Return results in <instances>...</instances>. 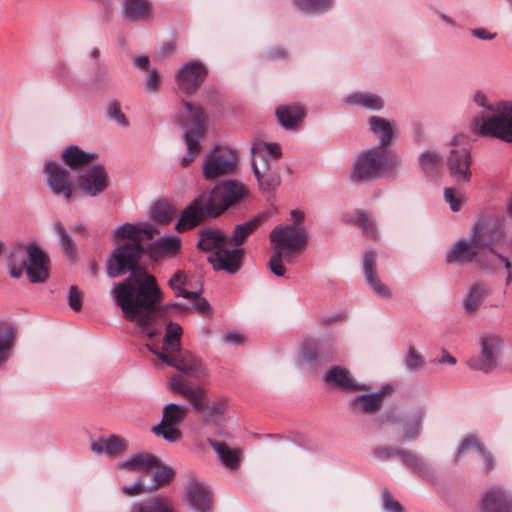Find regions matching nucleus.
I'll return each instance as SVG.
<instances>
[{
  "mask_svg": "<svg viewBox=\"0 0 512 512\" xmlns=\"http://www.w3.org/2000/svg\"><path fill=\"white\" fill-rule=\"evenodd\" d=\"M112 295L126 320L135 324L139 334L152 339L161 331L160 311L157 304L162 291L155 276L146 273L134 275L114 284Z\"/></svg>",
  "mask_w": 512,
  "mask_h": 512,
  "instance_id": "1",
  "label": "nucleus"
},
{
  "mask_svg": "<svg viewBox=\"0 0 512 512\" xmlns=\"http://www.w3.org/2000/svg\"><path fill=\"white\" fill-rule=\"evenodd\" d=\"M509 237L501 224L479 222L474 225L470 240H460L447 253L448 263H470L475 261L484 268L497 270L503 267L507 272L506 284L512 281L511 263L495 249L509 247Z\"/></svg>",
  "mask_w": 512,
  "mask_h": 512,
  "instance_id": "2",
  "label": "nucleus"
},
{
  "mask_svg": "<svg viewBox=\"0 0 512 512\" xmlns=\"http://www.w3.org/2000/svg\"><path fill=\"white\" fill-rule=\"evenodd\" d=\"M247 194L245 186L235 181H224L209 192L195 197L182 211L176 229L190 230L207 219L217 218L228 208L238 204Z\"/></svg>",
  "mask_w": 512,
  "mask_h": 512,
  "instance_id": "3",
  "label": "nucleus"
},
{
  "mask_svg": "<svg viewBox=\"0 0 512 512\" xmlns=\"http://www.w3.org/2000/svg\"><path fill=\"white\" fill-rule=\"evenodd\" d=\"M182 328L179 324L170 322L166 327L162 347L152 344L148 349L168 366L174 367L182 373L195 379H204L208 371L201 360L187 350L181 349Z\"/></svg>",
  "mask_w": 512,
  "mask_h": 512,
  "instance_id": "4",
  "label": "nucleus"
},
{
  "mask_svg": "<svg viewBox=\"0 0 512 512\" xmlns=\"http://www.w3.org/2000/svg\"><path fill=\"white\" fill-rule=\"evenodd\" d=\"M269 238L274 248L269 267L275 275L282 277L286 272L283 258L291 262L292 254L306 246V231L303 226L278 225L270 232Z\"/></svg>",
  "mask_w": 512,
  "mask_h": 512,
  "instance_id": "5",
  "label": "nucleus"
},
{
  "mask_svg": "<svg viewBox=\"0 0 512 512\" xmlns=\"http://www.w3.org/2000/svg\"><path fill=\"white\" fill-rule=\"evenodd\" d=\"M471 127L481 136L512 143V103L499 102L488 106L473 118Z\"/></svg>",
  "mask_w": 512,
  "mask_h": 512,
  "instance_id": "6",
  "label": "nucleus"
},
{
  "mask_svg": "<svg viewBox=\"0 0 512 512\" xmlns=\"http://www.w3.org/2000/svg\"><path fill=\"white\" fill-rule=\"evenodd\" d=\"M169 388L184 397L196 412L202 413L203 419L207 422L218 423L227 411L226 399L219 398L207 403L206 389L200 385H189L181 375H175L170 379Z\"/></svg>",
  "mask_w": 512,
  "mask_h": 512,
  "instance_id": "7",
  "label": "nucleus"
},
{
  "mask_svg": "<svg viewBox=\"0 0 512 512\" xmlns=\"http://www.w3.org/2000/svg\"><path fill=\"white\" fill-rule=\"evenodd\" d=\"M182 108L183 111L176 116V121L186 128L187 152L181 159V166L186 168L200 153L199 137L205 132L208 117L201 107L195 106L191 102L182 101Z\"/></svg>",
  "mask_w": 512,
  "mask_h": 512,
  "instance_id": "8",
  "label": "nucleus"
},
{
  "mask_svg": "<svg viewBox=\"0 0 512 512\" xmlns=\"http://www.w3.org/2000/svg\"><path fill=\"white\" fill-rule=\"evenodd\" d=\"M27 260L23 259L21 249L15 250L9 257V274L12 278H20L26 272L31 283H43L49 277V258L35 243L26 245Z\"/></svg>",
  "mask_w": 512,
  "mask_h": 512,
  "instance_id": "9",
  "label": "nucleus"
},
{
  "mask_svg": "<svg viewBox=\"0 0 512 512\" xmlns=\"http://www.w3.org/2000/svg\"><path fill=\"white\" fill-rule=\"evenodd\" d=\"M401 161L392 154L383 152L376 147L362 152L352 170L351 178L354 181L369 182L393 172L400 166Z\"/></svg>",
  "mask_w": 512,
  "mask_h": 512,
  "instance_id": "10",
  "label": "nucleus"
},
{
  "mask_svg": "<svg viewBox=\"0 0 512 512\" xmlns=\"http://www.w3.org/2000/svg\"><path fill=\"white\" fill-rule=\"evenodd\" d=\"M252 170L259 187L265 192L274 190L280 184V177L272 165V160L281 156L280 146L276 143L256 142L251 148Z\"/></svg>",
  "mask_w": 512,
  "mask_h": 512,
  "instance_id": "11",
  "label": "nucleus"
},
{
  "mask_svg": "<svg viewBox=\"0 0 512 512\" xmlns=\"http://www.w3.org/2000/svg\"><path fill=\"white\" fill-rule=\"evenodd\" d=\"M471 155L463 136H456L450 143L447 156L449 175L456 184L468 183L471 179Z\"/></svg>",
  "mask_w": 512,
  "mask_h": 512,
  "instance_id": "12",
  "label": "nucleus"
},
{
  "mask_svg": "<svg viewBox=\"0 0 512 512\" xmlns=\"http://www.w3.org/2000/svg\"><path fill=\"white\" fill-rule=\"evenodd\" d=\"M142 251V245L138 244H121L116 247L106 263L108 276L116 278L128 272H134Z\"/></svg>",
  "mask_w": 512,
  "mask_h": 512,
  "instance_id": "13",
  "label": "nucleus"
},
{
  "mask_svg": "<svg viewBox=\"0 0 512 512\" xmlns=\"http://www.w3.org/2000/svg\"><path fill=\"white\" fill-rule=\"evenodd\" d=\"M235 166V152L228 147L216 145L205 156L202 173L206 180H214L233 173Z\"/></svg>",
  "mask_w": 512,
  "mask_h": 512,
  "instance_id": "14",
  "label": "nucleus"
},
{
  "mask_svg": "<svg viewBox=\"0 0 512 512\" xmlns=\"http://www.w3.org/2000/svg\"><path fill=\"white\" fill-rule=\"evenodd\" d=\"M187 416V407L175 403H169L163 408L162 420L158 426L152 429L153 433L161 436L168 442L181 440L182 433L179 426Z\"/></svg>",
  "mask_w": 512,
  "mask_h": 512,
  "instance_id": "15",
  "label": "nucleus"
},
{
  "mask_svg": "<svg viewBox=\"0 0 512 512\" xmlns=\"http://www.w3.org/2000/svg\"><path fill=\"white\" fill-rule=\"evenodd\" d=\"M480 346V356L469 360L468 365L472 369L489 372L497 365L501 339L496 335L487 333L481 336Z\"/></svg>",
  "mask_w": 512,
  "mask_h": 512,
  "instance_id": "16",
  "label": "nucleus"
},
{
  "mask_svg": "<svg viewBox=\"0 0 512 512\" xmlns=\"http://www.w3.org/2000/svg\"><path fill=\"white\" fill-rule=\"evenodd\" d=\"M207 73V68L201 62L191 61L178 70L175 80L182 92L192 94L200 88Z\"/></svg>",
  "mask_w": 512,
  "mask_h": 512,
  "instance_id": "17",
  "label": "nucleus"
},
{
  "mask_svg": "<svg viewBox=\"0 0 512 512\" xmlns=\"http://www.w3.org/2000/svg\"><path fill=\"white\" fill-rule=\"evenodd\" d=\"M47 184L55 195H63L69 201L73 194V183L69 174L62 166L54 161H47L44 165Z\"/></svg>",
  "mask_w": 512,
  "mask_h": 512,
  "instance_id": "18",
  "label": "nucleus"
},
{
  "mask_svg": "<svg viewBox=\"0 0 512 512\" xmlns=\"http://www.w3.org/2000/svg\"><path fill=\"white\" fill-rule=\"evenodd\" d=\"M425 414V409L421 406H413L406 410L397 421L401 442L413 441L420 436Z\"/></svg>",
  "mask_w": 512,
  "mask_h": 512,
  "instance_id": "19",
  "label": "nucleus"
},
{
  "mask_svg": "<svg viewBox=\"0 0 512 512\" xmlns=\"http://www.w3.org/2000/svg\"><path fill=\"white\" fill-rule=\"evenodd\" d=\"M107 184L106 173L100 165H94L77 180L79 189L90 196H96L103 192Z\"/></svg>",
  "mask_w": 512,
  "mask_h": 512,
  "instance_id": "20",
  "label": "nucleus"
},
{
  "mask_svg": "<svg viewBox=\"0 0 512 512\" xmlns=\"http://www.w3.org/2000/svg\"><path fill=\"white\" fill-rule=\"evenodd\" d=\"M243 252L241 249L229 250L225 247L214 252L208 257V261L216 270H225L228 273H235L241 267Z\"/></svg>",
  "mask_w": 512,
  "mask_h": 512,
  "instance_id": "21",
  "label": "nucleus"
},
{
  "mask_svg": "<svg viewBox=\"0 0 512 512\" xmlns=\"http://www.w3.org/2000/svg\"><path fill=\"white\" fill-rule=\"evenodd\" d=\"M482 512H512V495L500 487L489 489L481 503Z\"/></svg>",
  "mask_w": 512,
  "mask_h": 512,
  "instance_id": "22",
  "label": "nucleus"
},
{
  "mask_svg": "<svg viewBox=\"0 0 512 512\" xmlns=\"http://www.w3.org/2000/svg\"><path fill=\"white\" fill-rule=\"evenodd\" d=\"M181 251V239L171 235L156 239L149 247L150 257L154 260L174 258Z\"/></svg>",
  "mask_w": 512,
  "mask_h": 512,
  "instance_id": "23",
  "label": "nucleus"
},
{
  "mask_svg": "<svg viewBox=\"0 0 512 512\" xmlns=\"http://www.w3.org/2000/svg\"><path fill=\"white\" fill-rule=\"evenodd\" d=\"M144 236L152 238L153 230L148 226L134 225L130 223H124L115 228L113 231V239L128 240L124 244H138L142 245Z\"/></svg>",
  "mask_w": 512,
  "mask_h": 512,
  "instance_id": "24",
  "label": "nucleus"
},
{
  "mask_svg": "<svg viewBox=\"0 0 512 512\" xmlns=\"http://www.w3.org/2000/svg\"><path fill=\"white\" fill-rule=\"evenodd\" d=\"M186 497L195 512H211V494L205 486L198 482H191L187 489Z\"/></svg>",
  "mask_w": 512,
  "mask_h": 512,
  "instance_id": "25",
  "label": "nucleus"
},
{
  "mask_svg": "<svg viewBox=\"0 0 512 512\" xmlns=\"http://www.w3.org/2000/svg\"><path fill=\"white\" fill-rule=\"evenodd\" d=\"M155 467H158V458L151 453H140L127 460L117 463V469H125L131 472L149 474Z\"/></svg>",
  "mask_w": 512,
  "mask_h": 512,
  "instance_id": "26",
  "label": "nucleus"
},
{
  "mask_svg": "<svg viewBox=\"0 0 512 512\" xmlns=\"http://www.w3.org/2000/svg\"><path fill=\"white\" fill-rule=\"evenodd\" d=\"M152 8L149 0H124L122 15L130 22L147 21L152 16Z\"/></svg>",
  "mask_w": 512,
  "mask_h": 512,
  "instance_id": "27",
  "label": "nucleus"
},
{
  "mask_svg": "<svg viewBox=\"0 0 512 512\" xmlns=\"http://www.w3.org/2000/svg\"><path fill=\"white\" fill-rule=\"evenodd\" d=\"M127 447V441L116 435L101 437L91 443V450L98 455L116 457Z\"/></svg>",
  "mask_w": 512,
  "mask_h": 512,
  "instance_id": "28",
  "label": "nucleus"
},
{
  "mask_svg": "<svg viewBox=\"0 0 512 512\" xmlns=\"http://www.w3.org/2000/svg\"><path fill=\"white\" fill-rule=\"evenodd\" d=\"M327 384H332L341 390H360L362 387L351 377L349 371L343 367L333 366L323 376Z\"/></svg>",
  "mask_w": 512,
  "mask_h": 512,
  "instance_id": "29",
  "label": "nucleus"
},
{
  "mask_svg": "<svg viewBox=\"0 0 512 512\" xmlns=\"http://www.w3.org/2000/svg\"><path fill=\"white\" fill-rule=\"evenodd\" d=\"M384 392L379 391L371 394H362L355 397L351 403V409L354 414H373L376 413L382 404Z\"/></svg>",
  "mask_w": 512,
  "mask_h": 512,
  "instance_id": "30",
  "label": "nucleus"
},
{
  "mask_svg": "<svg viewBox=\"0 0 512 512\" xmlns=\"http://www.w3.org/2000/svg\"><path fill=\"white\" fill-rule=\"evenodd\" d=\"M375 254L372 251L365 253L363 258V271L367 283L374 290V292L383 298H389L391 293L389 289L381 283L376 274L374 273Z\"/></svg>",
  "mask_w": 512,
  "mask_h": 512,
  "instance_id": "31",
  "label": "nucleus"
},
{
  "mask_svg": "<svg viewBox=\"0 0 512 512\" xmlns=\"http://www.w3.org/2000/svg\"><path fill=\"white\" fill-rule=\"evenodd\" d=\"M228 244V237L216 228H203L200 231L198 247L206 252L218 251Z\"/></svg>",
  "mask_w": 512,
  "mask_h": 512,
  "instance_id": "32",
  "label": "nucleus"
},
{
  "mask_svg": "<svg viewBox=\"0 0 512 512\" xmlns=\"http://www.w3.org/2000/svg\"><path fill=\"white\" fill-rule=\"evenodd\" d=\"M276 117L285 129H294L303 120L305 112L297 105H282L276 109Z\"/></svg>",
  "mask_w": 512,
  "mask_h": 512,
  "instance_id": "33",
  "label": "nucleus"
},
{
  "mask_svg": "<svg viewBox=\"0 0 512 512\" xmlns=\"http://www.w3.org/2000/svg\"><path fill=\"white\" fill-rule=\"evenodd\" d=\"M61 158L70 168L78 169L91 163L95 158V154L85 152L78 146L71 145L62 151Z\"/></svg>",
  "mask_w": 512,
  "mask_h": 512,
  "instance_id": "34",
  "label": "nucleus"
},
{
  "mask_svg": "<svg viewBox=\"0 0 512 512\" xmlns=\"http://www.w3.org/2000/svg\"><path fill=\"white\" fill-rule=\"evenodd\" d=\"M129 512H177V510L168 498L157 496L134 503Z\"/></svg>",
  "mask_w": 512,
  "mask_h": 512,
  "instance_id": "35",
  "label": "nucleus"
},
{
  "mask_svg": "<svg viewBox=\"0 0 512 512\" xmlns=\"http://www.w3.org/2000/svg\"><path fill=\"white\" fill-rule=\"evenodd\" d=\"M489 292L485 285L481 283L473 284L467 291L463 300V308L466 313L473 314L481 307L487 298Z\"/></svg>",
  "mask_w": 512,
  "mask_h": 512,
  "instance_id": "36",
  "label": "nucleus"
},
{
  "mask_svg": "<svg viewBox=\"0 0 512 512\" xmlns=\"http://www.w3.org/2000/svg\"><path fill=\"white\" fill-rule=\"evenodd\" d=\"M369 124L371 131L380 138L378 148L382 149L383 152L387 151L386 147L391 143L394 135L392 124L389 120L377 116H372L369 119Z\"/></svg>",
  "mask_w": 512,
  "mask_h": 512,
  "instance_id": "37",
  "label": "nucleus"
},
{
  "mask_svg": "<svg viewBox=\"0 0 512 512\" xmlns=\"http://www.w3.org/2000/svg\"><path fill=\"white\" fill-rule=\"evenodd\" d=\"M474 448L484 459L486 471H491L495 467L494 456L486 449L477 437L468 436L465 438L459 446L457 457H460L466 450Z\"/></svg>",
  "mask_w": 512,
  "mask_h": 512,
  "instance_id": "38",
  "label": "nucleus"
},
{
  "mask_svg": "<svg viewBox=\"0 0 512 512\" xmlns=\"http://www.w3.org/2000/svg\"><path fill=\"white\" fill-rule=\"evenodd\" d=\"M208 443L218 454L222 464L228 469H236L240 464V451L230 449L226 443L208 439Z\"/></svg>",
  "mask_w": 512,
  "mask_h": 512,
  "instance_id": "39",
  "label": "nucleus"
},
{
  "mask_svg": "<svg viewBox=\"0 0 512 512\" xmlns=\"http://www.w3.org/2000/svg\"><path fill=\"white\" fill-rule=\"evenodd\" d=\"M188 282V276L185 271L177 270L168 280L169 288L175 293L176 297H183L185 299L198 298L202 290L189 291L184 287Z\"/></svg>",
  "mask_w": 512,
  "mask_h": 512,
  "instance_id": "40",
  "label": "nucleus"
},
{
  "mask_svg": "<svg viewBox=\"0 0 512 512\" xmlns=\"http://www.w3.org/2000/svg\"><path fill=\"white\" fill-rule=\"evenodd\" d=\"M401 458L415 473L421 477L428 480H433L435 478L434 470L418 455L403 451Z\"/></svg>",
  "mask_w": 512,
  "mask_h": 512,
  "instance_id": "41",
  "label": "nucleus"
},
{
  "mask_svg": "<svg viewBox=\"0 0 512 512\" xmlns=\"http://www.w3.org/2000/svg\"><path fill=\"white\" fill-rule=\"evenodd\" d=\"M347 103L359 105L371 110L382 109L384 102L376 94L358 92L346 99Z\"/></svg>",
  "mask_w": 512,
  "mask_h": 512,
  "instance_id": "42",
  "label": "nucleus"
},
{
  "mask_svg": "<svg viewBox=\"0 0 512 512\" xmlns=\"http://www.w3.org/2000/svg\"><path fill=\"white\" fill-rule=\"evenodd\" d=\"M260 225V218L247 221L243 224L237 225L233 231V235L228 237V243L234 246L241 245L250 234H252Z\"/></svg>",
  "mask_w": 512,
  "mask_h": 512,
  "instance_id": "43",
  "label": "nucleus"
},
{
  "mask_svg": "<svg viewBox=\"0 0 512 512\" xmlns=\"http://www.w3.org/2000/svg\"><path fill=\"white\" fill-rule=\"evenodd\" d=\"M333 0H292L293 5L304 13H322L330 9Z\"/></svg>",
  "mask_w": 512,
  "mask_h": 512,
  "instance_id": "44",
  "label": "nucleus"
},
{
  "mask_svg": "<svg viewBox=\"0 0 512 512\" xmlns=\"http://www.w3.org/2000/svg\"><path fill=\"white\" fill-rule=\"evenodd\" d=\"M153 472L154 484L148 491H156L159 488L168 485L174 478L173 470L168 466H161L158 460V467H155Z\"/></svg>",
  "mask_w": 512,
  "mask_h": 512,
  "instance_id": "45",
  "label": "nucleus"
},
{
  "mask_svg": "<svg viewBox=\"0 0 512 512\" xmlns=\"http://www.w3.org/2000/svg\"><path fill=\"white\" fill-rule=\"evenodd\" d=\"M354 223L362 229V232L371 237H377L376 224L372 216L366 211L359 210L356 212Z\"/></svg>",
  "mask_w": 512,
  "mask_h": 512,
  "instance_id": "46",
  "label": "nucleus"
},
{
  "mask_svg": "<svg viewBox=\"0 0 512 512\" xmlns=\"http://www.w3.org/2000/svg\"><path fill=\"white\" fill-rule=\"evenodd\" d=\"M173 214L174 209L166 202H159L152 209L153 219L160 223H169Z\"/></svg>",
  "mask_w": 512,
  "mask_h": 512,
  "instance_id": "47",
  "label": "nucleus"
},
{
  "mask_svg": "<svg viewBox=\"0 0 512 512\" xmlns=\"http://www.w3.org/2000/svg\"><path fill=\"white\" fill-rule=\"evenodd\" d=\"M54 229L58 236L60 237L61 244L65 252L70 256L73 257L75 253V244L66 231L64 225L61 222H57L54 224Z\"/></svg>",
  "mask_w": 512,
  "mask_h": 512,
  "instance_id": "48",
  "label": "nucleus"
},
{
  "mask_svg": "<svg viewBox=\"0 0 512 512\" xmlns=\"http://www.w3.org/2000/svg\"><path fill=\"white\" fill-rule=\"evenodd\" d=\"M13 345L12 334L9 333L3 324H0V364L8 358V351Z\"/></svg>",
  "mask_w": 512,
  "mask_h": 512,
  "instance_id": "49",
  "label": "nucleus"
},
{
  "mask_svg": "<svg viewBox=\"0 0 512 512\" xmlns=\"http://www.w3.org/2000/svg\"><path fill=\"white\" fill-rule=\"evenodd\" d=\"M406 366L410 371H416L424 366V359L422 355L417 352L414 347L408 349V355L406 357Z\"/></svg>",
  "mask_w": 512,
  "mask_h": 512,
  "instance_id": "50",
  "label": "nucleus"
},
{
  "mask_svg": "<svg viewBox=\"0 0 512 512\" xmlns=\"http://www.w3.org/2000/svg\"><path fill=\"white\" fill-rule=\"evenodd\" d=\"M108 116L115 120L119 125L123 127L128 126V120L124 113L121 111L120 104L118 102H112L108 107Z\"/></svg>",
  "mask_w": 512,
  "mask_h": 512,
  "instance_id": "51",
  "label": "nucleus"
},
{
  "mask_svg": "<svg viewBox=\"0 0 512 512\" xmlns=\"http://www.w3.org/2000/svg\"><path fill=\"white\" fill-rule=\"evenodd\" d=\"M440 161V156L434 151H426L420 156V164L423 170L429 171Z\"/></svg>",
  "mask_w": 512,
  "mask_h": 512,
  "instance_id": "52",
  "label": "nucleus"
},
{
  "mask_svg": "<svg viewBox=\"0 0 512 512\" xmlns=\"http://www.w3.org/2000/svg\"><path fill=\"white\" fill-rule=\"evenodd\" d=\"M445 201L449 204L452 211H459L463 205V199L461 196H457L452 188L444 189Z\"/></svg>",
  "mask_w": 512,
  "mask_h": 512,
  "instance_id": "53",
  "label": "nucleus"
},
{
  "mask_svg": "<svg viewBox=\"0 0 512 512\" xmlns=\"http://www.w3.org/2000/svg\"><path fill=\"white\" fill-rule=\"evenodd\" d=\"M68 304L74 311H79L82 307V295L75 286H70Z\"/></svg>",
  "mask_w": 512,
  "mask_h": 512,
  "instance_id": "54",
  "label": "nucleus"
},
{
  "mask_svg": "<svg viewBox=\"0 0 512 512\" xmlns=\"http://www.w3.org/2000/svg\"><path fill=\"white\" fill-rule=\"evenodd\" d=\"M403 450L390 448L386 446H378L374 449V455L381 459H389L394 456H402Z\"/></svg>",
  "mask_w": 512,
  "mask_h": 512,
  "instance_id": "55",
  "label": "nucleus"
},
{
  "mask_svg": "<svg viewBox=\"0 0 512 512\" xmlns=\"http://www.w3.org/2000/svg\"><path fill=\"white\" fill-rule=\"evenodd\" d=\"M383 501L387 510L391 512H403L401 504L396 499H394L392 494L387 490L383 492Z\"/></svg>",
  "mask_w": 512,
  "mask_h": 512,
  "instance_id": "56",
  "label": "nucleus"
},
{
  "mask_svg": "<svg viewBox=\"0 0 512 512\" xmlns=\"http://www.w3.org/2000/svg\"><path fill=\"white\" fill-rule=\"evenodd\" d=\"M122 492L129 497L138 496L146 492L145 486L141 480L135 481L132 485L123 486Z\"/></svg>",
  "mask_w": 512,
  "mask_h": 512,
  "instance_id": "57",
  "label": "nucleus"
},
{
  "mask_svg": "<svg viewBox=\"0 0 512 512\" xmlns=\"http://www.w3.org/2000/svg\"><path fill=\"white\" fill-rule=\"evenodd\" d=\"M223 342L232 344V345H238L245 342V337L241 333L237 331H231L223 335L222 337Z\"/></svg>",
  "mask_w": 512,
  "mask_h": 512,
  "instance_id": "58",
  "label": "nucleus"
},
{
  "mask_svg": "<svg viewBox=\"0 0 512 512\" xmlns=\"http://www.w3.org/2000/svg\"><path fill=\"white\" fill-rule=\"evenodd\" d=\"M195 299H196V302L193 305V308L197 312H199L201 314H204V315L211 314L212 307H211V305L209 304V302L206 299L200 298V296H198V298H195Z\"/></svg>",
  "mask_w": 512,
  "mask_h": 512,
  "instance_id": "59",
  "label": "nucleus"
},
{
  "mask_svg": "<svg viewBox=\"0 0 512 512\" xmlns=\"http://www.w3.org/2000/svg\"><path fill=\"white\" fill-rule=\"evenodd\" d=\"M160 82V77L156 69H151L148 72L146 85L149 90H156Z\"/></svg>",
  "mask_w": 512,
  "mask_h": 512,
  "instance_id": "60",
  "label": "nucleus"
},
{
  "mask_svg": "<svg viewBox=\"0 0 512 512\" xmlns=\"http://www.w3.org/2000/svg\"><path fill=\"white\" fill-rule=\"evenodd\" d=\"M472 35L481 40H493L496 37L495 33H491L483 28L473 29Z\"/></svg>",
  "mask_w": 512,
  "mask_h": 512,
  "instance_id": "61",
  "label": "nucleus"
},
{
  "mask_svg": "<svg viewBox=\"0 0 512 512\" xmlns=\"http://www.w3.org/2000/svg\"><path fill=\"white\" fill-rule=\"evenodd\" d=\"M474 102L483 108V110H487V107L488 106H495V104H490L487 100V97L486 95L481 92V91H478L475 93L474 95Z\"/></svg>",
  "mask_w": 512,
  "mask_h": 512,
  "instance_id": "62",
  "label": "nucleus"
},
{
  "mask_svg": "<svg viewBox=\"0 0 512 512\" xmlns=\"http://www.w3.org/2000/svg\"><path fill=\"white\" fill-rule=\"evenodd\" d=\"M291 218L293 220V226H303L302 222L304 220V213L300 210H292Z\"/></svg>",
  "mask_w": 512,
  "mask_h": 512,
  "instance_id": "63",
  "label": "nucleus"
},
{
  "mask_svg": "<svg viewBox=\"0 0 512 512\" xmlns=\"http://www.w3.org/2000/svg\"><path fill=\"white\" fill-rule=\"evenodd\" d=\"M135 64L141 69H146L149 64V58L146 56L137 57L135 58Z\"/></svg>",
  "mask_w": 512,
  "mask_h": 512,
  "instance_id": "64",
  "label": "nucleus"
}]
</instances>
